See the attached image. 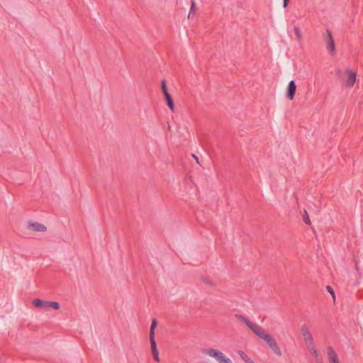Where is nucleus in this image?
I'll return each mask as SVG.
<instances>
[{
	"label": "nucleus",
	"instance_id": "10",
	"mask_svg": "<svg viewBox=\"0 0 363 363\" xmlns=\"http://www.w3.org/2000/svg\"><path fill=\"white\" fill-rule=\"evenodd\" d=\"M303 337L306 347L315 344L313 337L311 333L306 334L303 335Z\"/></svg>",
	"mask_w": 363,
	"mask_h": 363
},
{
	"label": "nucleus",
	"instance_id": "9",
	"mask_svg": "<svg viewBox=\"0 0 363 363\" xmlns=\"http://www.w3.org/2000/svg\"><path fill=\"white\" fill-rule=\"evenodd\" d=\"M150 341V344H151V349H152L153 357L156 361L159 362L160 361L159 352L157 349V345H156L155 340H152Z\"/></svg>",
	"mask_w": 363,
	"mask_h": 363
},
{
	"label": "nucleus",
	"instance_id": "14",
	"mask_svg": "<svg viewBox=\"0 0 363 363\" xmlns=\"http://www.w3.org/2000/svg\"><path fill=\"white\" fill-rule=\"evenodd\" d=\"M164 96H165V99H166V101H167V105L169 106V108L172 111H174V103H173V101L171 98V96L169 93H166V94H164Z\"/></svg>",
	"mask_w": 363,
	"mask_h": 363
},
{
	"label": "nucleus",
	"instance_id": "18",
	"mask_svg": "<svg viewBox=\"0 0 363 363\" xmlns=\"http://www.w3.org/2000/svg\"><path fill=\"white\" fill-rule=\"evenodd\" d=\"M162 91L164 93V95L166 94V93H168V91L167 90V87H166V83L164 81L162 82Z\"/></svg>",
	"mask_w": 363,
	"mask_h": 363
},
{
	"label": "nucleus",
	"instance_id": "2",
	"mask_svg": "<svg viewBox=\"0 0 363 363\" xmlns=\"http://www.w3.org/2000/svg\"><path fill=\"white\" fill-rule=\"evenodd\" d=\"M25 227L30 233L36 236L43 235L48 231V227L45 224L35 219L28 220Z\"/></svg>",
	"mask_w": 363,
	"mask_h": 363
},
{
	"label": "nucleus",
	"instance_id": "13",
	"mask_svg": "<svg viewBox=\"0 0 363 363\" xmlns=\"http://www.w3.org/2000/svg\"><path fill=\"white\" fill-rule=\"evenodd\" d=\"M238 354L245 363H247L252 359L242 350H238Z\"/></svg>",
	"mask_w": 363,
	"mask_h": 363
},
{
	"label": "nucleus",
	"instance_id": "22",
	"mask_svg": "<svg viewBox=\"0 0 363 363\" xmlns=\"http://www.w3.org/2000/svg\"><path fill=\"white\" fill-rule=\"evenodd\" d=\"M247 363H257L255 360L251 359Z\"/></svg>",
	"mask_w": 363,
	"mask_h": 363
},
{
	"label": "nucleus",
	"instance_id": "6",
	"mask_svg": "<svg viewBox=\"0 0 363 363\" xmlns=\"http://www.w3.org/2000/svg\"><path fill=\"white\" fill-rule=\"evenodd\" d=\"M296 91V85L294 81H290L286 87V97L289 100H293Z\"/></svg>",
	"mask_w": 363,
	"mask_h": 363
},
{
	"label": "nucleus",
	"instance_id": "11",
	"mask_svg": "<svg viewBox=\"0 0 363 363\" xmlns=\"http://www.w3.org/2000/svg\"><path fill=\"white\" fill-rule=\"evenodd\" d=\"M294 32L295 34L296 41L301 42L302 40V33H301L300 27L298 26H295L294 27Z\"/></svg>",
	"mask_w": 363,
	"mask_h": 363
},
{
	"label": "nucleus",
	"instance_id": "21",
	"mask_svg": "<svg viewBox=\"0 0 363 363\" xmlns=\"http://www.w3.org/2000/svg\"><path fill=\"white\" fill-rule=\"evenodd\" d=\"M288 3H289V0H284V4H283L284 8H286L287 6Z\"/></svg>",
	"mask_w": 363,
	"mask_h": 363
},
{
	"label": "nucleus",
	"instance_id": "20",
	"mask_svg": "<svg viewBox=\"0 0 363 363\" xmlns=\"http://www.w3.org/2000/svg\"><path fill=\"white\" fill-rule=\"evenodd\" d=\"M304 221L306 224H310V219L308 215L304 218Z\"/></svg>",
	"mask_w": 363,
	"mask_h": 363
},
{
	"label": "nucleus",
	"instance_id": "3",
	"mask_svg": "<svg viewBox=\"0 0 363 363\" xmlns=\"http://www.w3.org/2000/svg\"><path fill=\"white\" fill-rule=\"evenodd\" d=\"M203 352L213 358L217 363H233V361L222 351L215 348H207Z\"/></svg>",
	"mask_w": 363,
	"mask_h": 363
},
{
	"label": "nucleus",
	"instance_id": "4",
	"mask_svg": "<svg viewBox=\"0 0 363 363\" xmlns=\"http://www.w3.org/2000/svg\"><path fill=\"white\" fill-rule=\"evenodd\" d=\"M33 304L38 308H46L50 307L55 310L60 308V304L57 301H47L40 298H35L33 300Z\"/></svg>",
	"mask_w": 363,
	"mask_h": 363
},
{
	"label": "nucleus",
	"instance_id": "12",
	"mask_svg": "<svg viewBox=\"0 0 363 363\" xmlns=\"http://www.w3.org/2000/svg\"><path fill=\"white\" fill-rule=\"evenodd\" d=\"M157 320L155 319L152 320L150 329V340H155V329L157 326Z\"/></svg>",
	"mask_w": 363,
	"mask_h": 363
},
{
	"label": "nucleus",
	"instance_id": "16",
	"mask_svg": "<svg viewBox=\"0 0 363 363\" xmlns=\"http://www.w3.org/2000/svg\"><path fill=\"white\" fill-rule=\"evenodd\" d=\"M301 331L302 333V335H304L306 334H308L311 333L308 325L306 324H303L301 327Z\"/></svg>",
	"mask_w": 363,
	"mask_h": 363
},
{
	"label": "nucleus",
	"instance_id": "15",
	"mask_svg": "<svg viewBox=\"0 0 363 363\" xmlns=\"http://www.w3.org/2000/svg\"><path fill=\"white\" fill-rule=\"evenodd\" d=\"M307 349L312 353V354L315 357H318V351L315 347V344L313 345H309L308 347H306Z\"/></svg>",
	"mask_w": 363,
	"mask_h": 363
},
{
	"label": "nucleus",
	"instance_id": "17",
	"mask_svg": "<svg viewBox=\"0 0 363 363\" xmlns=\"http://www.w3.org/2000/svg\"><path fill=\"white\" fill-rule=\"evenodd\" d=\"M195 6H196V4L194 1H192L191 3V9H190V11H189V13L188 16L189 18H190L191 15L194 14Z\"/></svg>",
	"mask_w": 363,
	"mask_h": 363
},
{
	"label": "nucleus",
	"instance_id": "1",
	"mask_svg": "<svg viewBox=\"0 0 363 363\" xmlns=\"http://www.w3.org/2000/svg\"><path fill=\"white\" fill-rule=\"evenodd\" d=\"M240 320L245 323L247 326L250 328L259 337L262 339L268 345V347L272 350V351L277 355H281V350L276 341L274 337L268 333L261 326L254 324L250 322L249 320L244 317H241Z\"/></svg>",
	"mask_w": 363,
	"mask_h": 363
},
{
	"label": "nucleus",
	"instance_id": "5",
	"mask_svg": "<svg viewBox=\"0 0 363 363\" xmlns=\"http://www.w3.org/2000/svg\"><path fill=\"white\" fill-rule=\"evenodd\" d=\"M357 80V72L351 69H347L345 72V85L347 88H352Z\"/></svg>",
	"mask_w": 363,
	"mask_h": 363
},
{
	"label": "nucleus",
	"instance_id": "8",
	"mask_svg": "<svg viewBox=\"0 0 363 363\" xmlns=\"http://www.w3.org/2000/svg\"><path fill=\"white\" fill-rule=\"evenodd\" d=\"M328 363H340L337 354L332 347L328 348Z\"/></svg>",
	"mask_w": 363,
	"mask_h": 363
},
{
	"label": "nucleus",
	"instance_id": "7",
	"mask_svg": "<svg viewBox=\"0 0 363 363\" xmlns=\"http://www.w3.org/2000/svg\"><path fill=\"white\" fill-rule=\"evenodd\" d=\"M327 49L329 50L330 54L335 55V45L333 38V35L330 31H327Z\"/></svg>",
	"mask_w": 363,
	"mask_h": 363
},
{
	"label": "nucleus",
	"instance_id": "19",
	"mask_svg": "<svg viewBox=\"0 0 363 363\" xmlns=\"http://www.w3.org/2000/svg\"><path fill=\"white\" fill-rule=\"evenodd\" d=\"M327 290L333 296V298H335V292L333 290V289L330 286H328Z\"/></svg>",
	"mask_w": 363,
	"mask_h": 363
}]
</instances>
